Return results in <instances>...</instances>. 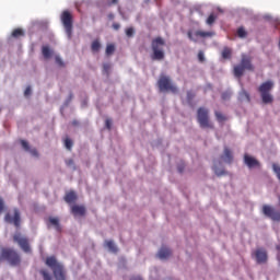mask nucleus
Instances as JSON below:
<instances>
[{
	"mask_svg": "<svg viewBox=\"0 0 280 280\" xmlns=\"http://www.w3.org/2000/svg\"><path fill=\"white\" fill-rule=\"evenodd\" d=\"M0 261H8L11 266H21V254L12 247H1Z\"/></svg>",
	"mask_w": 280,
	"mask_h": 280,
	"instance_id": "nucleus-1",
	"label": "nucleus"
},
{
	"mask_svg": "<svg viewBox=\"0 0 280 280\" xmlns=\"http://www.w3.org/2000/svg\"><path fill=\"white\" fill-rule=\"evenodd\" d=\"M165 39L163 37H155L151 42V60H165Z\"/></svg>",
	"mask_w": 280,
	"mask_h": 280,
	"instance_id": "nucleus-2",
	"label": "nucleus"
},
{
	"mask_svg": "<svg viewBox=\"0 0 280 280\" xmlns=\"http://www.w3.org/2000/svg\"><path fill=\"white\" fill-rule=\"evenodd\" d=\"M46 266L52 270L56 280H67V270H65L62 264L58 262L56 257L50 256L46 258Z\"/></svg>",
	"mask_w": 280,
	"mask_h": 280,
	"instance_id": "nucleus-3",
	"label": "nucleus"
},
{
	"mask_svg": "<svg viewBox=\"0 0 280 280\" xmlns=\"http://www.w3.org/2000/svg\"><path fill=\"white\" fill-rule=\"evenodd\" d=\"M244 71H255V66H253V57L243 54L241 56V63L234 66V75L235 78H242Z\"/></svg>",
	"mask_w": 280,
	"mask_h": 280,
	"instance_id": "nucleus-4",
	"label": "nucleus"
},
{
	"mask_svg": "<svg viewBox=\"0 0 280 280\" xmlns=\"http://www.w3.org/2000/svg\"><path fill=\"white\" fill-rule=\"evenodd\" d=\"M273 88L275 83L272 81H267L260 84L258 92L260 93L262 104H272V102H275L272 94H270Z\"/></svg>",
	"mask_w": 280,
	"mask_h": 280,
	"instance_id": "nucleus-5",
	"label": "nucleus"
},
{
	"mask_svg": "<svg viewBox=\"0 0 280 280\" xmlns=\"http://www.w3.org/2000/svg\"><path fill=\"white\" fill-rule=\"evenodd\" d=\"M197 121L200 128H209L210 130L215 128L211 121V118H209V109L207 107H199L197 109Z\"/></svg>",
	"mask_w": 280,
	"mask_h": 280,
	"instance_id": "nucleus-6",
	"label": "nucleus"
},
{
	"mask_svg": "<svg viewBox=\"0 0 280 280\" xmlns=\"http://www.w3.org/2000/svg\"><path fill=\"white\" fill-rule=\"evenodd\" d=\"M158 86L161 93L171 92V93H178V88L174 85L172 79L165 74H161L158 80Z\"/></svg>",
	"mask_w": 280,
	"mask_h": 280,
	"instance_id": "nucleus-7",
	"label": "nucleus"
},
{
	"mask_svg": "<svg viewBox=\"0 0 280 280\" xmlns=\"http://www.w3.org/2000/svg\"><path fill=\"white\" fill-rule=\"evenodd\" d=\"M61 23L65 27L66 34L69 39H71V36L73 34V15L69 11H63L61 13Z\"/></svg>",
	"mask_w": 280,
	"mask_h": 280,
	"instance_id": "nucleus-8",
	"label": "nucleus"
},
{
	"mask_svg": "<svg viewBox=\"0 0 280 280\" xmlns=\"http://www.w3.org/2000/svg\"><path fill=\"white\" fill-rule=\"evenodd\" d=\"M13 242L20 246L23 253H32V247L30 246V240L23 236L21 233H15L13 235Z\"/></svg>",
	"mask_w": 280,
	"mask_h": 280,
	"instance_id": "nucleus-9",
	"label": "nucleus"
},
{
	"mask_svg": "<svg viewBox=\"0 0 280 280\" xmlns=\"http://www.w3.org/2000/svg\"><path fill=\"white\" fill-rule=\"evenodd\" d=\"M262 213L273 222H280V211L275 209L272 206L264 205Z\"/></svg>",
	"mask_w": 280,
	"mask_h": 280,
	"instance_id": "nucleus-10",
	"label": "nucleus"
},
{
	"mask_svg": "<svg viewBox=\"0 0 280 280\" xmlns=\"http://www.w3.org/2000/svg\"><path fill=\"white\" fill-rule=\"evenodd\" d=\"M256 259V264H268V250L264 247H258L253 254Z\"/></svg>",
	"mask_w": 280,
	"mask_h": 280,
	"instance_id": "nucleus-11",
	"label": "nucleus"
},
{
	"mask_svg": "<svg viewBox=\"0 0 280 280\" xmlns=\"http://www.w3.org/2000/svg\"><path fill=\"white\" fill-rule=\"evenodd\" d=\"M4 220L8 224H14V226L19 229L21 226V212L19 209H14V215L12 217V214L7 213Z\"/></svg>",
	"mask_w": 280,
	"mask_h": 280,
	"instance_id": "nucleus-12",
	"label": "nucleus"
},
{
	"mask_svg": "<svg viewBox=\"0 0 280 280\" xmlns=\"http://www.w3.org/2000/svg\"><path fill=\"white\" fill-rule=\"evenodd\" d=\"M220 160L228 165L233 163V151L229 147H224L223 154L220 156Z\"/></svg>",
	"mask_w": 280,
	"mask_h": 280,
	"instance_id": "nucleus-13",
	"label": "nucleus"
},
{
	"mask_svg": "<svg viewBox=\"0 0 280 280\" xmlns=\"http://www.w3.org/2000/svg\"><path fill=\"white\" fill-rule=\"evenodd\" d=\"M244 163L245 165H247V167L249 170H253V167H260V163L257 161V159L248 155V154H245L244 155Z\"/></svg>",
	"mask_w": 280,
	"mask_h": 280,
	"instance_id": "nucleus-14",
	"label": "nucleus"
},
{
	"mask_svg": "<svg viewBox=\"0 0 280 280\" xmlns=\"http://www.w3.org/2000/svg\"><path fill=\"white\" fill-rule=\"evenodd\" d=\"M71 213L73 215H85L86 214V208H84V206H78L74 205L71 207Z\"/></svg>",
	"mask_w": 280,
	"mask_h": 280,
	"instance_id": "nucleus-15",
	"label": "nucleus"
},
{
	"mask_svg": "<svg viewBox=\"0 0 280 280\" xmlns=\"http://www.w3.org/2000/svg\"><path fill=\"white\" fill-rule=\"evenodd\" d=\"M63 200L68 205H71V202H75V200H78V195L75 194V191L70 190L66 194Z\"/></svg>",
	"mask_w": 280,
	"mask_h": 280,
	"instance_id": "nucleus-16",
	"label": "nucleus"
},
{
	"mask_svg": "<svg viewBox=\"0 0 280 280\" xmlns=\"http://www.w3.org/2000/svg\"><path fill=\"white\" fill-rule=\"evenodd\" d=\"M158 256L160 259H167V257L172 256V249L167 247H161V249L158 253Z\"/></svg>",
	"mask_w": 280,
	"mask_h": 280,
	"instance_id": "nucleus-17",
	"label": "nucleus"
},
{
	"mask_svg": "<svg viewBox=\"0 0 280 280\" xmlns=\"http://www.w3.org/2000/svg\"><path fill=\"white\" fill-rule=\"evenodd\" d=\"M196 38H211L212 36H215V33L213 32H205V31H196L195 32Z\"/></svg>",
	"mask_w": 280,
	"mask_h": 280,
	"instance_id": "nucleus-18",
	"label": "nucleus"
},
{
	"mask_svg": "<svg viewBox=\"0 0 280 280\" xmlns=\"http://www.w3.org/2000/svg\"><path fill=\"white\" fill-rule=\"evenodd\" d=\"M48 222H49V224H51L52 226H55V229H56V231H57L58 233H60V232L62 231V228L60 226V219L50 217V218L48 219Z\"/></svg>",
	"mask_w": 280,
	"mask_h": 280,
	"instance_id": "nucleus-19",
	"label": "nucleus"
},
{
	"mask_svg": "<svg viewBox=\"0 0 280 280\" xmlns=\"http://www.w3.org/2000/svg\"><path fill=\"white\" fill-rule=\"evenodd\" d=\"M196 97V94L194 91H187L186 93V102L190 108H194V98Z\"/></svg>",
	"mask_w": 280,
	"mask_h": 280,
	"instance_id": "nucleus-20",
	"label": "nucleus"
},
{
	"mask_svg": "<svg viewBox=\"0 0 280 280\" xmlns=\"http://www.w3.org/2000/svg\"><path fill=\"white\" fill-rule=\"evenodd\" d=\"M221 56L224 60H231V56H233V50L229 47H224Z\"/></svg>",
	"mask_w": 280,
	"mask_h": 280,
	"instance_id": "nucleus-21",
	"label": "nucleus"
},
{
	"mask_svg": "<svg viewBox=\"0 0 280 280\" xmlns=\"http://www.w3.org/2000/svg\"><path fill=\"white\" fill-rule=\"evenodd\" d=\"M100 49H102V44L100 43V39H95L94 42H92L91 50L94 54H97V51H100Z\"/></svg>",
	"mask_w": 280,
	"mask_h": 280,
	"instance_id": "nucleus-22",
	"label": "nucleus"
},
{
	"mask_svg": "<svg viewBox=\"0 0 280 280\" xmlns=\"http://www.w3.org/2000/svg\"><path fill=\"white\" fill-rule=\"evenodd\" d=\"M105 246L110 250V253H117V245H115V242L113 241H105Z\"/></svg>",
	"mask_w": 280,
	"mask_h": 280,
	"instance_id": "nucleus-23",
	"label": "nucleus"
},
{
	"mask_svg": "<svg viewBox=\"0 0 280 280\" xmlns=\"http://www.w3.org/2000/svg\"><path fill=\"white\" fill-rule=\"evenodd\" d=\"M11 36L13 38H21V36H25V32L22 28H15L13 30Z\"/></svg>",
	"mask_w": 280,
	"mask_h": 280,
	"instance_id": "nucleus-24",
	"label": "nucleus"
},
{
	"mask_svg": "<svg viewBox=\"0 0 280 280\" xmlns=\"http://www.w3.org/2000/svg\"><path fill=\"white\" fill-rule=\"evenodd\" d=\"M42 54L46 60H48V58H51V49H49V46H43Z\"/></svg>",
	"mask_w": 280,
	"mask_h": 280,
	"instance_id": "nucleus-25",
	"label": "nucleus"
},
{
	"mask_svg": "<svg viewBox=\"0 0 280 280\" xmlns=\"http://www.w3.org/2000/svg\"><path fill=\"white\" fill-rule=\"evenodd\" d=\"M215 21H218V15H215L214 13H211L208 19L206 20L207 25H213V23H215Z\"/></svg>",
	"mask_w": 280,
	"mask_h": 280,
	"instance_id": "nucleus-26",
	"label": "nucleus"
},
{
	"mask_svg": "<svg viewBox=\"0 0 280 280\" xmlns=\"http://www.w3.org/2000/svg\"><path fill=\"white\" fill-rule=\"evenodd\" d=\"M213 172L215 176H226V174H229L224 168L220 170L218 166H213Z\"/></svg>",
	"mask_w": 280,
	"mask_h": 280,
	"instance_id": "nucleus-27",
	"label": "nucleus"
},
{
	"mask_svg": "<svg viewBox=\"0 0 280 280\" xmlns=\"http://www.w3.org/2000/svg\"><path fill=\"white\" fill-rule=\"evenodd\" d=\"M247 35H248V33L246 32V30L243 26L237 28L238 38H246Z\"/></svg>",
	"mask_w": 280,
	"mask_h": 280,
	"instance_id": "nucleus-28",
	"label": "nucleus"
},
{
	"mask_svg": "<svg viewBox=\"0 0 280 280\" xmlns=\"http://www.w3.org/2000/svg\"><path fill=\"white\" fill-rule=\"evenodd\" d=\"M105 54L106 56H113V54H115V45L114 44L107 45Z\"/></svg>",
	"mask_w": 280,
	"mask_h": 280,
	"instance_id": "nucleus-29",
	"label": "nucleus"
},
{
	"mask_svg": "<svg viewBox=\"0 0 280 280\" xmlns=\"http://www.w3.org/2000/svg\"><path fill=\"white\" fill-rule=\"evenodd\" d=\"M214 115L219 124H222V121H226V116H224L222 113L215 112Z\"/></svg>",
	"mask_w": 280,
	"mask_h": 280,
	"instance_id": "nucleus-30",
	"label": "nucleus"
},
{
	"mask_svg": "<svg viewBox=\"0 0 280 280\" xmlns=\"http://www.w3.org/2000/svg\"><path fill=\"white\" fill-rule=\"evenodd\" d=\"M39 275H42L44 280H51V276H49V272L46 269H42Z\"/></svg>",
	"mask_w": 280,
	"mask_h": 280,
	"instance_id": "nucleus-31",
	"label": "nucleus"
},
{
	"mask_svg": "<svg viewBox=\"0 0 280 280\" xmlns=\"http://www.w3.org/2000/svg\"><path fill=\"white\" fill-rule=\"evenodd\" d=\"M65 148H67L68 150H71V148H73V140L70 138H66L65 139Z\"/></svg>",
	"mask_w": 280,
	"mask_h": 280,
	"instance_id": "nucleus-32",
	"label": "nucleus"
},
{
	"mask_svg": "<svg viewBox=\"0 0 280 280\" xmlns=\"http://www.w3.org/2000/svg\"><path fill=\"white\" fill-rule=\"evenodd\" d=\"M126 36L128 38H132L135 36V28L133 27L126 28Z\"/></svg>",
	"mask_w": 280,
	"mask_h": 280,
	"instance_id": "nucleus-33",
	"label": "nucleus"
},
{
	"mask_svg": "<svg viewBox=\"0 0 280 280\" xmlns=\"http://www.w3.org/2000/svg\"><path fill=\"white\" fill-rule=\"evenodd\" d=\"M112 66L110 63H104L103 65V73H106V75H109Z\"/></svg>",
	"mask_w": 280,
	"mask_h": 280,
	"instance_id": "nucleus-34",
	"label": "nucleus"
},
{
	"mask_svg": "<svg viewBox=\"0 0 280 280\" xmlns=\"http://www.w3.org/2000/svg\"><path fill=\"white\" fill-rule=\"evenodd\" d=\"M55 62L58 65V67H65V61H62V58H60L58 55L55 57Z\"/></svg>",
	"mask_w": 280,
	"mask_h": 280,
	"instance_id": "nucleus-35",
	"label": "nucleus"
},
{
	"mask_svg": "<svg viewBox=\"0 0 280 280\" xmlns=\"http://www.w3.org/2000/svg\"><path fill=\"white\" fill-rule=\"evenodd\" d=\"M21 145L25 152H30V143H27V141L21 140Z\"/></svg>",
	"mask_w": 280,
	"mask_h": 280,
	"instance_id": "nucleus-36",
	"label": "nucleus"
},
{
	"mask_svg": "<svg viewBox=\"0 0 280 280\" xmlns=\"http://www.w3.org/2000/svg\"><path fill=\"white\" fill-rule=\"evenodd\" d=\"M272 167H273V172L277 174V176L280 180V167H279V165L273 164Z\"/></svg>",
	"mask_w": 280,
	"mask_h": 280,
	"instance_id": "nucleus-37",
	"label": "nucleus"
},
{
	"mask_svg": "<svg viewBox=\"0 0 280 280\" xmlns=\"http://www.w3.org/2000/svg\"><path fill=\"white\" fill-rule=\"evenodd\" d=\"M30 95H32V86L28 85L24 91V96L30 97Z\"/></svg>",
	"mask_w": 280,
	"mask_h": 280,
	"instance_id": "nucleus-38",
	"label": "nucleus"
},
{
	"mask_svg": "<svg viewBox=\"0 0 280 280\" xmlns=\"http://www.w3.org/2000/svg\"><path fill=\"white\" fill-rule=\"evenodd\" d=\"M187 36H188L189 40H192V43H198V39L194 38V34L191 33V31H189L187 33Z\"/></svg>",
	"mask_w": 280,
	"mask_h": 280,
	"instance_id": "nucleus-39",
	"label": "nucleus"
},
{
	"mask_svg": "<svg viewBox=\"0 0 280 280\" xmlns=\"http://www.w3.org/2000/svg\"><path fill=\"white\" fill-rule=\"evenodd\" d=\"M198 60H199V62H205V52H202V51L198 52Z\"/></svg>",
	"mask_w": 280,
	"mask_h": 280,
	"instance_id": "nucleus-40",
	"label": "nucleus"
},
{
	"mask_svg": "<svg viewBox=\"0 0 280 280\" xmlns=\"http://www.w3.org/2000/svg\"><path fill=\"white\" fill-rule=\"evenodd\" d=\"M242 95H244V97H246L247 102H250V94H248V92L243 91Z\"/></svg>",
	"mask_w": 280,
	"mask_h": 280,
	"instance_id": "nucleus-41",
	"label": "nucleus"
},
{
	"mask_svg": "<svg viewBox=\"0 0 280 280\" xmlns=\"http://www.w3.org/2000/svg\"><path fill=\"white\" fill-rule=\"evenodd\" d=\"M231 98V94L229 92H224L222 94V100H230Z\"/></svg>",
	"mask_w": 280,
	"mask_h": 280,
	"instance_id": "nucleus-42",
	"label": "nucleus"
},
{
	"mask_svg": "<svg viewBox=\"0 0 280 280\" xmlns=\"http://www.w3.org/2000/svg\"><path fill=\"white\" fill-rule=\"evenodd\" d=\"M105 126H106L107 130H110V127H112V121H110V119H106V120H105Z\"/></svg>",
	"mask_w": 280,
	"mask_h": 280,
	"instance_id": "nucleus-43",
	"label": "nucleus"
},
{
	"mask_svg": "<svg viewBox=\"0 0 280 280\" xmlns=\"http://www.w3.org/2000/svg\"><path fill=\"white\" fill-rule=\"evenodd\" d=\"M33 156H38V151L36 149H30L28 151Z\"/></svg>",
	"mask_w": 280,
	"mask_h": 280,
	"instance_id": "nucleus-44",
	"label": "nucleus"
},
{
	"mask_svg": "<svg viewBox=\"0 0 280 280\" xmlns=\"http://www.w3.org/2000/svg\"><path fill=\"white\" fill-rule=\"evenodd\" d=\"M3 209H4L3 199L0 197V213H3Z\"/></svg>",
	"mask_w": 280,
	"mask_h": 280,
	"instance_id": "nucleus-45",
	"label": "nucleus"
},
{
	"mask_svg": "<svg viewBox=\"0 0 280 280\" xmlns=\"http://www.w3.org/2000/svg\"><path fill=\"white\" fill-rule=\"evenodd\" d=\"M130 280H143V278L141 276H132Z\"/></svg>",
	"mask_w": 280,
	"mask_h": 280,
	"instance_id": "nucleus-46",
	"label": "nucleus"
},
{
	"mask_svg": "<svg viewBox=\"0 0 280 280\" xmlns=\"http://www.w3.org/2000/svg\"><path fill=\"white\" fill-rule=\"evenodd\" d=\"M119 2V0H112L109 3H108V5H115L116 3H118Z\"/></svg>",
	"mask_w": 280,
	"mask_h": 280,
	"instance_id": "nucleus-47",
	"label": "nucleus"
},
{
	"mask_svg": "<svg viewBox=\"0 0 280 280\" xmlns=\"http://www.w3.org/2000/svg\"><path fill=\"white\" fill-rule=\"evenodd\" d=\"M113 27H114L115 30H119L120 25H119L118 23H114V24H113Z\"/></svg>",
	"mask_w": 280,
	"mask_h": 280,
	"instance_id": "nucleus-48",
	"label": "nucleus"
},
{
	"mask_svg": "<svg viewBox=\"0 0 280 280\" xmlns=\"http://www.w3.org/2000/svg\"><path fill=\"white\" fill-rule=\"evenodd\" d=\"M66 163L67 165H73V160H68Z\"/></svg>",
	"mask_w": 280,
	"mask_h": 280,
	"instance_id": "nucleus-49",
	"label": "nucleus"
},
{
	"mask_svg": "<svg viewBox=\"0 0 280 280\" xmlns=\"http://www.w3.org/2000/svg\"><path fill=\"white\" fill-rule=\"evenodd\" d=\"M183 170H185V167L178 166V172L183 173Z\"/></svg>",
	"mask_w": 280,
	"mask_h": 280,
	"instance_id": "nucleus-50",
	"label": "nucleus"
},
{
	"mask_svg": "<svg viewBox=\"0 0 280 280\" xmlns=\"http://www.w3.org/2000/svg\"><path fill=\"white\" fill-rule=\"evenodd\" d=\"M108 18L109 19H115V15L114 14H109Z\"/></svg>",
	"mask_w": 280,
	"mask_h": 280,
	"instance_id": "nucleus-51",
	"label": "nucleus"
},
{
	"mask_svg": "<svg viewBox=\"0 0 280 280\" xmlns=\"http://www.w3.org/2000/svg\"><path fill=\"white\" fill-rule=\"evenodd\" d=\"M69 100L70 101L73 100V94H70Z\"/></svg>",
	"mask_w": 280,
	"mask_h": 280,
	"instance_id": "nucleus-52",
	"label": "nucleus"
}]
</instances>
